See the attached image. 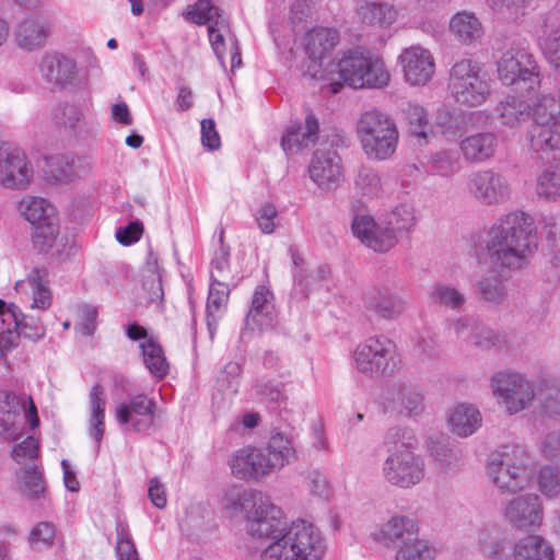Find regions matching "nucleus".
Returning <instances> with one entry per match:
<instances>
[{"label":"nucleus","mask_w":560,"mask_h":560,"mask_svg":"<svg viewBox=\"0 0 560 560\" xmlns=\"http://www.w3.org/2000/svg\"><path fill=\"white\" fill-rule=\"evenodd\" d=\"M275 318L273 294L265 285H258L253 294L245 322L248 327L262 329L271 326Z\"/></svg>","instance_id":"7c9ffc66"},{"label":"nucleus","mask_w":560,"mask_h":560,"mask_svg":"<svg viewBox=\"0 0 560 560\" xmlns=\"http://www.w3.org/2000/svg\"><path fill=\"white\" fill-rule=\"evenodd\" d=\"M294 454L291 441L278 432L270 436L265 446H246L236 451L230 466L238 479L261 480L284 467Z\"/></svg>","instance_id":"39448f33"},{"label":"nucleus","mask_w":560,"mask_h":560,"mask_svg":"<svg viewBox=\"0 0 560 560\" xmlns=\"http://www.w3.org/2000/svg\"><path fill=\"white\" fill-rule=\"evenodd\" d=\"M140 348L142 349L143 362L150 373L158 378L164 377L168 373V363L162 347L150 339L140 343Z\"/></svg>","instance_id":"49530a36"},{"label":"nucleus","mask_w":560,"mask_h":560,"mask_svg":"<svg viewBox=\"0 0 560 560\" xmlns=\"http://www.w3.org/2000/svg\"><path fill=\"white\" fill-rule=\"evenodd\" d=\"M476 288L479 300L491 306L503 305L508 299L504 280L493 270L482 275Z\"/></svg>","instance_id":"4c0bfd02"},{"label":"nucleus","mask_w":560,"mask_h":560,"mask_svg":"<svg viewBox=\"0 0 560 560\" xmlns=\"http://www.w3.org/2000/svg\"><path fill=\"white\" fill-rule=\"evenodd\" d=\"M117 559L138 556L135 544L129 534L128 527L120 523L117 525Z\"/></svg>","instance_id":"338daca9"},{"label":"nucleus","mask_w":560,"mask_h":560,"mask_svg":"<svg viewBox=\"0 0 560 560\" xmlns=\"http://www.w3.org/2000/svg\"><path fill=\"white\" fill-rule=\"evenodd\" d=\"M501 512L503 520L518 532H535L541 527L545 520L542 499L532 492L508 500L503 503Z\"/></svg>","instance_id":"2eb2a0df"},{"label":"nucleus","mask_w":560,"mask_h":560,"mask_svg":"<svg viewBox=\"0 0 560 560\" xmlns=\"http://www.w3.org/2000/svg\"><path fill=\"white\" fill-rule=\"evenodd\" d=\"M418 535V526L416 522L402 515H395L387 520L382 526L375 530L373 539L386 547L408 541L409 537Z\"/></svg>","instance_id":"c756f323"},{"label":"nucleus","mask_w":560,"mask_h":560,"mask_svg":"<svg viewBox=\"0 0 560 560\" xmlns=\"http://www.w3.org/2000/svg\"><path fill=\"white\" fill-rule=\"evenodd\" d=\"M319 124L313 113H307L304 125L292 126L281 139V147L287 154L296 153L314 145L318 139Z\"/></svg>","instance_id":"c85d7f7f"},{"label":"nucleus","mask_w":560,"mask_h":560,"mask_svg":"<svg viewBox=\"0 0 560 560\" xmlns=\"http://www.w3.org/2000/svg\"><path fill=\"white\" fill-rule=\"evenodd\" d=\"M56 125L74 130L84 119V108L78 104L66 103L59 105L54 113Z\"/></svg>","instance_id":"864d4df0"},{"label":"nucleus","mask_w":560,"mask_h":560,"mask_svg":"<svg viewBox=\"0 0 560 560\" xmlns=\"http://www.w3.org/2000/svg\"><path fill=\"white\" fill-rule=\"evenodd\" d=\"M352 359L358 373L369 378H382L395 372L397 348L395 342L384 335L372 336L357 346Z\"/></svg>","instance_id":"9d476101"},{"label":"nucleus","mask_w":560,"mask_h":560,"mask_svg":"<svg viewBox=\"0 0 560 560\" xmlns=\"http://www.w3.org/2000/svg\"><path fill=\"white\" fill-rule=\"evenodd\" d=\"M55 526L49 522L38 523L31 532L28 541L34 550H42L52 545Z\"/></svg>","instance_id":"4d7b16f0"},{"label":"nucleus","mask_w":560,"mask_h":560,"mask_svg":"<svg viewBox=\"0 0 560 560\" xmlns=\"http://www.w3.org/2000/svg\"><path fill=\"white\" fill-rule=\"evenodd\" d=\"M353 235L374 252L385 253L395 246L393 232L385 231L383 219L376 222L370 214H357L351 223Z\"/></svg>","instance_id":"412c9836"},{"label":"nucleus","mask_w":560,"mask_h":560,"mask_svg":"<svg viewBox=\"0 0 560 560\" xmlns=\"http://www.w3.org/2000/svg\"><path fill=\"white\" fill-rule=\"evenodd\" d=\"M33 292V308L46 310L51 304V294L48 288L47 275L45 271L34 269L27 279Z\"/></svg>","instance_id":"09e8293b"},{"label":"nucleus","mask_w":560,"mask_h":560,"mask_svg":"<svg viewBox=\"0 0 560 560\" xmlns=\"http://www.w3.org/2000/svg\"><path fill=\"white\" fill-rule=\"evenodd\" d=\"M428 453L440 475L450 476L459 470L462 452L451 446L448 438L431 436L428 441Z\"/></svg>","instance_id":"cd10ccee"},{"label":"nucleus","mask_w":560,"mask_h":560,"mask_svg":"<svg viewBox=\"0 0 560 560\" xmlns=\"http://www.w3.org/2000/svg\"><path fill=\"white\" fill-rule=\"evenodd\" d=\"M35 429L39 424L36 406L31 397L0 393V435L15 441L23 435L25 424Z\"/></svg>","instance_id":"ddd939ff"},{"label":"nucleus","mask_w":560,"mask_h":560,"mask_svg":"<svg viewBox=\"0 0 560 560\" xmlns=\"http://www.w3.org/2000/svg\"><path fill=\"white\" fill-rule=\"evenodd\" d=\"M354 14L362 25L385 28L396 22L398 11L387 1L358 0Z\"/></svg>","instance_id":"393cba45"},{"label":"nucleus","mask_w":560,"mask_h":560,"mask_svg":"<svg viewBox=\"0 0 560 560\" xmlns=\"http://www.w3.org/2000/svg\"><path fill=\"white\" fill-rule=\"evenodd\" d=\"M381 406L386 413L411 418L423 411L424 398L416 385L397 381L383 390Z\"/></svg>","instance_id":"dca6fc26"},{"label":"nucleus","mask_w":560,"mask_h":560,"mask_svg":"<svg viewBox=\"0 0 560 560\" xmlns=\"http://www.w3.org/2000/svg\"><path fill=\"white\" fill-rule=\"evenodd\" d=\"M342 81L353 89H384L389 84L390 73L384 60L369 50H347L338 62Z\"/></svg>","instance_id":"6e6552de"},{"label":"nucleus","mask_w":560,"mask_h":560,"mask_svg":"<svg viewBox=\"0 0 560 560\" xmlns=\"http://www.w3.org/2000/svg\"><path fill=\"white\" fill-rule=\"evenodd\" d=\"M50 30L51 24L48 16L40 13L30 14L16 25L14 39L19 48L34 51L45 46Z\"/></svg>","instance_id":"4be33fe9"},{"label":"nucleus","mask_w":560,"mask_h":560,"mask_svg":"<svg viewBox=\"0 0 560 560\" xmlns=\"http://www.w3.org/2000/svg\"><path fill=\"white\" fill-rule=\"evenodd\" d=\"M284 385L282 382H277L266 377H261L255 385V392L261 398L268 401H278L283 397Z\"/></svg>","instance_id":"0e129e2a"},{"label":"nucleus","mask_w":560,"mask_h":560,"mask_svg":"<svg viewBox=\"0 0 560 560\" xmlns=\"http://www.w3.org/2000/svg\"><path fill=\"white\" fill-rule=\"evenodd\" d=\"M542 50L548 61L560 70V13L550 11L542 16Z\"/></svg>","instance_id":"c9c22d12"},{"label":"nucleus","mask_w":560,"mask_h":560,"mask_svg":"<svg viewBox=\"0 0 560 560\" xmlns=\"http://www.w3.org/2000/svg\"><path fill=\"white\" fill-rule=\"evenodd\" d=\"M404 79L410 85H424L435 73V61L432 52L420 46L404 48L398 56Z\"/></svg>","instance_id":"6ab92c4d"},{"label":"nucleus","mask_w":560,"mask_h":560,"mask_svg":"<svg viewBox=\"0 0 560 560\" xmlns=\"http://www.w3.org/2000/svg\"><path fill=\"white\" fill-rule=\"evenodd\" d=\"M470 342L483 350H502L508 345L505 335L480 324L475 325Z\"/></svg>","instance_id":"3c124183"},{"label":"nucleus","mask_w":560,"mask_h":560,"mask_svg":"<svg viewBox=\"0 0 560 560\" xmlns=\"http://www.w3.org/2000/svg\"><path fill=\"white\" fill-rule=\"evenodd\" d=\"M33 174V168L21 149L10 143L0 144V184L3 187L26 189Z\"/></svg>","instance_id":"f3484780"},{"label":"nucleus","mask_w":560,"mask_h":560,"mask_svg":"<svg viewBox=\"0 0 560 560\" xmlns=\"http://www.w3.org/2000/svg\"><path fill=\"white\" fill-rule=\"evenodd\" d=\"M465 191L477 203L498 207L512 198V186L508 177L492 168L476 170L465 179Z\"/></svg>","instance_id":"4468645a"},{"label":"nucleus","mask_w":560,"mask_h":560,"mask_svg":"<svg viewBox=\"0 0 560 560\" xmlns=\"http://www.w3.org/2000/svg\"><path fill=\"white\" fill-rule=\"evenodd\" d=\"M312 180L323 190L337 189L342 180L341 159L334 149H317L308 166Z\"/></svg>","instance_id":"aec40b11"},{"label":"nucleus","mask_w":560,"mask_h":560,"mask_svg":"<svg viewBox=\"0 0 560 560\" xmlns=\"http://www.w3.org/2000/svg\"><path fill=\"white\" fill-rule=\"evenodd\" d=\"M515 560H553L552 545L539 535H529L518 540L514 548Z\"/></svg>","instance_id":"e433bc0d"},{"label":"nucleus","mask_w":560,"mask_h":560,"mask_svg":"<svg viewBox=\"0 0 560 560\" xmlns=\"http://www.w3.org/2000/svg\"><path fill=\"white\" fill-rule=\"evenodd\" d=\"M187 16L194 23L202 25L218 19L219 9L212 5L211 0H199L194 4L191 10L187 12Z\"/></svg>","instance_id":"bf43d9fd"},{"label":"nucleus","mask_w":560,"mask_h":560,"mask_svg":"<svg viewBox=\"0 0 560 560\" xmlns=\"http://www.w3.org/2000/svg\"><path fill=\"white\" fill-rule=\"evenodd\" d=\"M230 247L223 244V233L220 235V245L211 260V282H229L230 276Z\"/></svg>","instance_id":"603ef678"},{"label":"nucleus","mask_w":560,"mask_h":560,"mask_svg":"<svg viewBox=\"0 0 560 560\" xmlns=\"http://www.w3.org/2000/svg\"><path fill=\"white\" fill-rule=\"evenodd\" d=\"M545 233L551 250V264L560 267V218L547 217Z\"/></svg>","instance_id":"13d9d810"},{"label":"nucleus","mask_w":560,"mask_h":560,"mask_svg":"<svg viewBox=\"0 0 560 560\" xmlns=\"http://www.w3.org/2000/svg\"><path fill=\"white\" fill-rule=\"evenodd\" d=\"M19 211L34 226L57 218L55 207L40 197L25 196L19 203Z\"/></svg>","instance_id":"ea45409f"},{"label":"nucleus","mask_w":560,"mask_h":560,"mask_svg":"<svg viewBox=\"0 0 560 560\" xmlns=\"http://www.w3.org/2000/svg\"><path fill=\"white\" fill-rule=\"evenodd\" d=\"M21 491L33 500L45 498L43 472L38 466H30L23 470Z\"/></svg>","instance_id":"5fc2aeb1"},{"label":"nucleus","mask_w":560,"mask_h":560,"mask_svg":"<svg viewBox=\"0 0 560 560\" xmlns=\"http://www.w3.org/2000/svg\"><path fill=\"white\" fill-rule=\"evenodd\" d=\"M537 483L539 491L549 499L560 495V469L552 466H545L540 469Z\"/></svg>","instance_id":"6e6d98bb"},{"label":"nucleus","mask_w":560,"mask_h":560,"mask_svg":"<svg viewBox=\"0 0 560 560\" xmlns=\"http://www.w3.org/2000/svg\"><path fill=\"white\" fill-rule=\"evenodd\" d=\"M485 233L487 257L500 270L524 268L538 248L535 221L524 211L515 210L501 215Z\"/></svg>","instance_id":"7ed1b4c3"},{"label":"nucleus","mask_w":560,"mask_h":560,"mask_svg":"<svg viewBox=\"0 0 560 560\" xmlns=\"http://www.w3.org/2000/svg\"><path fill=\"white\" fill-rule=\"evenodd\" d=\"M428 171L442 177H451L460 170L459 155L454 150H441L429 155Z\"/></svg>","instance_id":"a18cd8bd"},{"label":"nucleus","mask_w":560,"mask_h":560,"mask_svg":"<svg viewBox=\"0 0 560 560\" xmlns=\"http://www.w3.org/2000/svg\"><path fill=\"white\" fill-rule=\"evenodd\" d=\"M288 253L293 265L292 277L294 289L302 290L305 294L307 289V267L305 266V261L295 247L290 246Z\"/></svg>","instance_id":"680f3d73"},{"label":"nucleus","mask_w":560,"mask_h":560,"mask_svg":"<svg viewBox=\"0 0 560 560\" xmlns=\"http://www.w3.org/2000/svg\"><path fill=\"white\" fill-rule=\"evenodd\" d=\"M499 148V137L493 131L476 132L463 138L459 142L460 152L466 162L485 163L494 158Z\"/></svg>","instance_id":"b1692460"},{"label":"nucleus","mask_w":560,"mask_h":560,"mask_svg":"<svg viewBox=\"0 0 560 560\" xmlns=\"http://www.w3.org/2000/svg\"><path fill=\"white\" fill-rule=\"evenodd\" d=\"M97 307L84 304L79 308L77 329L84 336H92L97 327Z\"/></svg>","instance_id":"e2e57ef3"},{"label":"nucleus","mask_w":560,"mask_h":560,"mask_svg":"<svg viewBox=\"0 0 560 560\" xmlns=\"http://www.w3.org/2000/svg\"><path fill=\"white\" fill-rule=\"evenodd\" d=\"M9 312L11 313V319L14 323L18 336L33 342L45 337L46 329L39 319L24 315L13 303H10Z\"/></svg>","instance_id":"c03bdc74"},{"label":"nucleus","mask_w":560,"mask_h":560,"mask_svg":"<svg viewBox=\"0 0 560 560\" xmlns=\"http://www.w3.org/2000/svg\"><path fill=\"white\" fill-rule=\"evenodd\" d=\"M231 291L230 282H211L206 305V322L210 338L217 332L219 322L225 314Z\"/></svg>","instance_id":"473e14b6"},{"label":"nucleus","mask_w":560,"mask_h":560,"mask_svg":"<svg viewBox=\"0 0 560 560\" xmlns=\"http://www.w3.org/2000/svg\"><path fill=\"white\" fill-rule=\"evenodd\" d=\"M278 210L275 205L266 202L259 207L255 219L264 234H272L278 226Z\"/></svg>","instance_id":"052dcab7"},{"label":"nucleus","mask_w":560,"mask_h":560,"mask_svg":"<svg viewBox=\"0 0 560 560\" xmlns=\"http://www.w3.org/2000/svg\"><path fill=\"white\" fill-rule=\"evenodd\" d=\"M407 118L410 125V130L418 137L425 138V126L428 124L427 115L420 105L410 104L407 108Z\"/></svg>","instance_id":"69168bd1"},{"label":"nucleus","mask_w":560,"mask_h":560,"mask_svg":"<svg viewBox=\"0 0 560 560\" xmlns=\"http://www.w3.org/2000/svg\"><path fill=\"white\" fill-rule=\"evenodd\" d=\"M90 427L91 438L97 443V447L102 441L105 430V407L106 398L104 388L100 384H95L90 390Z\"/></svg>","instance_id":"58836bf2"},{"label":"nucleus","mask_w":560,"mask_h":560,"mask_svg":"<svg viewBox=\"0 0 560 560\" xmlns=\"http://www.w3.org/2000/svg\"><path fill=\"white\" fill-rule=\"evenodd\" d=\"M435 550L431 544L419 534L409 537L408 541L398 544L395 549V560H434Z\"/></svg>","instance_id":"37998d69"},{"label":"nucleus","mask_w":560,"mask_h":560,"mask_svg":"<svg viewBox=\"0 0 560 560\" xmlns=\"http://www.w3.org/2000/svg\"><path fill=\"white\" fill-rule=\"evenodd\" d=\"M354 186L362 196L368 198L378 197L383 192L381 175L369 166H361L359 168Z\"/></svg>","instance_id":"8fccbe9b"},{"label":"nucleus","mask_w":560,"mask_h":560,"mask_svg":"<svg viewBox=\"0 0 560 560\" xmlns=\"http://www.w3.org/2000/svg\"><path fill=\"white\" fill-rule=\"evenodd\" d=\"M520 95H506L495 106V117L500 125L515 129L526 122L530 117L533 124L529 128V147L539 154H547L560 145V109L555 98L542 95L529 104V94L521 92Z\"/></svg>","instance_id":"f03ea898"},{"label":"nucleus","mask_w":560,"mask_h":560,"mask_svg":"<svg viewBox=\"0 0 560 560\" xmlns=\"http://www.w3.org/2000/svg\"><path fill=\"white\" fill-rule=\"evenodd\" d=\"M429 298L434 305L452 311L460 310L467 301L465 292L447 282H436L431 288Z\"/></svg>","instance_id":"79ce46f5"},{"label":"nucleus","mask_w":560,"mask_h":560,"mask_svg":"<svg viewBox=\"0 0 560 560\" xmlns=\"http://www.w3.org/2000/svg\"><path fill=\"white\" fill-rule=\"evenodd\" d=\"M357 133L365 155L375 161L389 160L396 152L399 132L387 114L371 109L358 120Z\"/></svg>","instance_id":"0eeeda50"},{"label":"nucleus","mask_w":560,"mask_h":560,"mask_svg":"<svg viewBox=\"0 0 560 560\" xmlns=\"http://www.w3.org/2000/svg\"><path fill=\"white\" fill-rule=\"evenodd\" d=\"M490 387L498 405L510 416L528 409L536 396L533 383L516 371L494 373L490 378Z\"/></svg>","instance_id":"f8f14e48"},{"label":"nucleus","mask_w":560,"mask_h":560,"mask_svg":"<svg viewBox=\"0 0 560 560\" xmlns=\"http://www.w3.org/2000/svg\"><path fill=\"white\" fill-rule=\"evenodd\" d=\"M536 194L546 200L560 198V163L546 168L537 177Z\"/></svg>","instance_id":"de8ad7c7"},{"label":"nucleus","mask_w":560,"mask_h":560,"mask_svg":"<svg viewBox=\"0 0 560 560\" xmlns=\"http://www.w3.org/2000/svg\"><path fill=\"white\" fill-rule=\"evenodd\" d=\"M155 409L154 400L139 394L116 405L115 419L125 430L145 432L154 423Z\"/></svg>","instance_id":"a211bd4d"},{"label":"nucleus","mask_w":560,"mask_h":560,"mask_svg":"<svg viewBox=\"0 0 560 560\" xmlns=\"http://www.w3.org/2000/svg\"><path fill=\"white\" fill-rule=\"evenodd\" d=\"M340 40L339 32L334 27H316L307 34L305 51L312 61V78H317L322 59L325 58Z\"/></svg>","instance_id":"5701e85b"},{"label":"nucleus","mask_w":560,"mask_h":560,"mask_svg":"<svg viewBox=\"0 0 560 560\" xmlns=\"http://www.w3.org/2000/svg\"><path fill=\"white\" fill-rule=\"evenodd\" d=\"M34 247L39 253H50L60 257L65 253L63 237L59 236L58 218L34 226L32 235Z\"/></svg>","instance_id":"f704fd0d"},{"label":"nucleus","mask_w":560,"mask_h":560,"mask_svg":"<svg viewBox=\"0 0 560 560\" xmlns=\"http://www.w3.org/2000/svg\"><path fill=\"white\" fill-rule=\"evenodd\" d=\"M383 223L385 231L393 232L396 244L398 234L402 232H410L417 223L413 206L410 203H400L396 206L383 218Z\"/></svg>","instance_id":"a19ab883"},{"label":"nucleus","mask_w":560,"mask_h":560,"mask_svg":"<svg viewBox=\"0 0 560 560\" xmlns=\"http://www.w3.org/2000/svg\"><path fill=\"white\" fill-rule=\"evenodd\" d=\"M416 444L410 429L393 427L387 430L384 438L387 457L382 465V475L392 486L409 489L424 478V460L415 453Z\"/></svg>","instance_id":"20e7f679"},{"label":"nucleus","mask_w":560,"mask_h":560,"mask_svg":"<svg viewBox=\"0 0 560 560\" xmlns=\"http://www.w3.org/2000/svg\"><path fill=\"white\" fill-rule=\"evenodd\" d=\"M498 80L515 91L533 93L540 84L539 70L534 56L525 48L510 47L497 61Z\"/></svg>","instance_id":"9b49d317"},{"label":"nucleus","mask_w":560,"mask_h":560,"mask_svg":"<svg viewBox=\"0 0 560 560\" xmlns=\"http://www.w3.org/2000/svg\"><path fill=\"white\" fill-rule=\"evenodd\" d=\"M222 506L232 514H244L247 533L271 542L261 560H322L326 540L311 522L298 520L282 527V512L261 491L232 486L222 498Z\"/></svg>","instance_id":"f257e3e1"},{"label":"nucleus","mask_w":560,"mask_h":560,"mask_svg":"<svg viewBox=\"0 0 560 560\" xmlns=\"http://www.w3.org/2000/svg\"><path fill=\"white\" fill-rule=\"evenodd\" d=\"M365 308L377 317L393 320L404 313L406 302L388 288H375L365 295Z\"/></svg>","instance_id":"bb28decb"},{"label":"nucleus","mask_w":560,"mask_h":560,"mask_svg":"<svg viewBox=\"0 0 560 560\" xmlns=\"http://www.w3.org/2000/svg\"><path fill=\"white\" fill-rule=\"evenodd\" d=\"M450 32L463 45L470 46L483 36V27L478 16L470 11H459L450 20Z\"/></svg>","instance_id":"72a5a7b5"},{"label":"nucleus","mask_w":560,"mask_h":560,"mask_svg":"<svg viewBox=\"0 0 560 560\" xmlns=\"http://www.w3.org/2000/svg\"><path fill=\"white\" fill-rule=\"evenodd\" d=\"M529 457L521 445H505L490 455L487 474L501 490L515 492L524 487L528 476Z\"/></svg>","instance_id":"1a4fd4ad"},{"label":"nucleus","mask_w":560,"mask_h":560,"mask_svg":"<svg viewBox=\"0 0 560 560\" xmlns=\"http://www.w3.org/2000/svg\"><path fill=\"white\" fill-rule=\"evenodd\" d=\"M447 423L453 434L468 438L481 427L482 416L476 406L460 402L448 411Z\"/></svg>","instance_id":"2f4dec72"},{"label":"nucleus","mask_w":560,"mask_h":560,"mask_svg":"<svg viewBox=\"0 0 560 560\" xmlns=\"http://www.w3.org/2000/svg\"><path fill=\"white\" fill-rule=\"evenodd\" d=\"M447 88L457 105L479 107L491 96L492 80L480 62L460 58L448 71Z\"/></svg>","instance_id":"423d86ee"},{"label":"nucleus","mask_w":560,"mask_h":560,"mask_svg":"<svg viewBox=\"0 0 560 560\" xmlns=\"http://www.w3.org/2000/svg\"><path fill=\"white\" fill-rule=\"evenodd\" d=\"M42 75L58 85L71 84L78 77L74 59L59 52H46L39 63Z\"/></svg>","instance_id":"a878e982"},{"label":"nucleus","mask_w":560,"mask_h":560,"mask_svg":"<svg viewBox=\"0 0 560 560\" xmlns=\"http://www.w3.org/2000/svg\"><path fill=\"white\" fill-rule=\"evenodd\" d=\"M39 451L38 441L33 436H27L21 443H18L12 448V457L19 464L26 459H34L37 457Z\"/></svg>","instance_id":"774afa93"}]
</instances>
